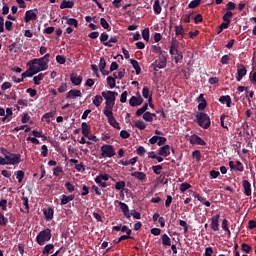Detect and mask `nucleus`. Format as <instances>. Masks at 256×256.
Returning <instances> with one entry per match:
<instances>
[{
	"label": "nucleus",
	"mask_w": 256,
	"mask_h": 256,
	"mask_svg": "<svg viewBox=\"0 0 256 256\" xmlns=\"http://www.w3.org/2000/svg\"><path fill=\"white\" fill-rule=\"evenodd\" d=\"M175 33L177 36L182 35V37L185 36V29L183 26H175Z\"/></svg>",
	"instance_id": "41"
},
{
	"label": "nucleus",
	"mask_w": 256,
	"mask_h": 256,
	"mask_svg": "<svg viewBox=\"0 0 256 256\" xmlns=\"http://www.w3.org/2000/svg\"><path fill=\"white\" fill-rule=\"evenodd\" d=\"M201 5V0H192L189 4L188 7L189 9H197Z\"/></svg>",
	"instance_id": "40"
},
{
	"label": "nucleus",
	"mask_w": 256,
	"mask_h": 256,
	"mask_svg": "<svg viewBox=\"0 0 256 256\" xmlns=\"http://www.w3.org/2000/svg\"><path fill=\"white\" fill-rule=\"evenodd\" d=\"M149 37H150L149 28H145L142 31V38L144 39V41H149Z\"/></svg>",
	"instance_id": "56"
},
{
	"label": "nucleus",
	"mask_w": 256,
	"mask_h": 256,
	"mask_svg": "<svg viewBox=\"0 0 256 256\" xmlns=\"http://www.w3.org/2000/svg\"><path fill=\"white\" fill-rule=\"evenodd\" d=\"M222 229L223 231H226L228 235H231V230H229V221L226 218H224L222 221Z\"/></svg>",
	"instance_id": "35"
},
{
	"label": "nucleus",
	"mask_w": 256,
	"mask_h": 256,
	"mask_svg": "<svg viewBox=\"0 0 256 256\" xmlns=\"http://www.w3.org/2000/svg\"><path fill=\"white\" fill-rule=\"evenodd\" d=\"M51 237H53L51 234V229L46 228L38 233L36 236V242L38 245L43 246L45 243H47V241H51Z\"/></svg>",
	"instance_id": "3"
},
{
	"label": "nucleus",
	"mask_w": 256,
	"mask_h": 256,
	"mask_svg": "<svg viewBox=\"0 0 256 256\" xmlns=\"http://www.w3.org/2000/svg\"><path fill=\"white\" fill-rule=\"evenodd\" d=\"M115 203H118L123 215L126 217V219H131V214L129 212V206L125 202H120L119 200H116Z\"/></svg>",
	"instance_id": "11"
},
{
	"label": "nucleus",
	"mask_w": 256,
	"mask_h": 256,
	"mask_svg": "<svg viewBox=\"0 0 256 256\" xmlns=\"http://www.w3.org/2000/svg\"><path fill=\"white\" fill-rule=\"evenodd\" d=\"M63 173V167L57 166L53 169V175L54 177H59Z\"/></svg>",
	"instance_id": "42"
},
{
	"label": "nucleus",
	"mask_w": 256,
	"mask_h": 256,
	"mask_svg": "<svg viewBox=\"0 0 256 256\" xmlns=\"http://www.w3.org/2000/svg\"><path fill=\"white\" fill-rule=\"evenodd\" d=\"M77 97H83V94L81 93V90H70L67 94H66V99H77Z\"/></svg>",
	"instance_id": "17"
},
{
	"label": "nucleus",
	"mask_w": 256,
	"mask_h": 256,
	"mask_svg": "<svg viewBox=\"0 0 256 256\" xmlns=\"http://www.w3.org/2000/svg\"><path fill=\"white\" fill-rule=\"evenodd\" d=\"M56 61L57 63H59V65H65V63L67 62V59L63 55H57Z\"/></svg>",
	"instance_id": "47"
},
{
	"label": "nucleus",
	"mask_w": 256,
	"mask_h": 256,
	"mask_svg": "<svg viewBox=\"0 0 256 256\" xmlns=\"http://www.w3.org/2000/svg\"><path fill=\"white\" fill-rule=\"evenodd\" d=\"M101 95L105 99V108L103 111H113V107H115V99L119 93L113 91H103Z\"/></svg>",
	"instance_id": "1"
},
{
	"label": "nucleus",
	"mask_w": 256,
	"mask_h": 256,
	"mask_svg": "<svg viewBox=\"0 0 256 256\" xmlns=\"http://www.w3.org/2000/svg\"><path fill=\"white\" fill-rule=\"evenodd\" d=\"M119 40L117 39V37H111L108 42L104 43L105 47H113V44L111 43H117Z\"/></svg>",
	"instance_id": "46"
},
{
	"label": "nucleus",
	"mask_w": 256,
	"mask_h": 256,
	"mask_svg": "<svg viewBox=\"0 0 256 256\" xmlns=\"http://www.w3.org/2000/svg\"><path fill=\"white\" fill-rule=\"evenodd\" d=\"M228 119L229 120V116L223 114L220 117V125L221 127H223V129H227V131H229V127L227 125H225V120Z\"/></svg>",
	"instance_id": "38"
},
{
	"label": "nucleus",
	"mask_w": 256,
	"mask_h": 256,
	"mask_svg": "<svg viewBox=\"0 0 256 256\" xmlns=\"http://www.w3.org/2000/svg\"><path fill=\"white\" fill-rule=\"evenodd\" d=\"M130 64L132 65L133 69L135 70L136 75H140L141 74V66H139V62L135 59H131Z\"/></svg>",
	"instance_id": "24"
},
{
	"label": "nucleus",
	"mask_w": 256,
	"mask_h": 256,
	"mask_svg": "<svg viewBox=\"0 0 256 256\" xmlns=\"http://www.w3.org/2000/svg\"><path fill=\"white\" fill-rule=\"evenodd\" d=\"M52 249H55L54 244L45 245L43 250H42V255H49V253L52 251Z\"/></svg>",
	"instance_id": "30"
},
{
	"label": "nucleus",
	"mask_w": 256,
	"mask_h": 256,
	"mask_svg": "<svg viewBox=\"0 0 256 256\" xmlns=\"http://www.w3.org/2000/svg\"><path fill=\"white\" fill-rule=\"evenodd\" d=\"M101 151V157L103 159L105 158H109L111 159V157H115V147H113V145L110 144H104L103 146H101L100 148Z\"/></svg>",
	"instance_id": "4"
},
{
	"label": "nucleus",
	"mask_w": 256,
	"mask_h": 256,
	"mask_svg": "<svg viewBox=\"0 0 256 256\" xmlns=\"http://www.w3.org/2000/svg\"><path fill=\"white\" fill-rule=\"evenodd\" d=\"M70 81L77 87L83 83V76L78 75L77 73H72L70 74Z\"/></svg>",
	"instance_id": "13"
},
{
	"label": "nucleus",
	"mask_w": 256,
	"mask_h": 256,
	"mask_svg": "<svg viewBox=\"0 0 256 256\" xmlns=\"http://www.w3.org/2000/svg\"><path fill=\"white\" fill-rule=\"evenodd\" d=\"M158 155L161 157H169L171 155V146L169 144L164 145L159 148Z\"/></svg>",
	"instance_id": "14"
},
{
	"label": "nucleus",
	"mask_w": 256,
	"mask_h": 256,
	"mask_svg": "<svg viewBox=\"0 0 256 256\" xmlns=\"http://www.w3.org/2000/svg\"><path fill=\"white\" fill-rule=\"evenodd\" d=\"M107 67V62L105 61V58L101 57L99 62V70L103 71Z\"/></svg>",
	"instance_id": "58"
},
{
	"label": "nucleus",
	"mask_w": 256,
	"mask_h": 256,
	"mask_svg": "<svg viewBox=\"0 0 256 256\" xmlns=\"http://www.w3.org/2000/svg\"><path fill=\"white\" fill-rule=\"evenodd\" d=\"M135 127H137V129H140V131H143L144 129L147 128V124H145L143 120H138L135 122Z\"/></svg>",
	"instance_id": "39"
},
{
	"label": "nucleus",
	"mask_w": 256,
	"mask_h": 256,
	"mask_svg": "<svg viewBox=\"0 0 256 256\" xmlns=\"http://www.w3.org/2000/svg\"><path fill=\"white\" fill-rule=\"evenodd\" d=\"M49 155V148H47V145H42L41 147V156L47 157Z\"/></svg>",
	"instance_id": "60"
},
{
	"label": "nucleus",
	"mask_w": 256,
	"mask_h": 256,
	"mask_svg": "<svg viewBox=\"0 0 256 256\" xmlns=\"http://www.w3.org/2000/svg\"><path fill=\"white\" fill-rule=\"evenodd\" d=\"M192 157L194 159H196L197 163H199V161H201V151L199 150H195L192 152Z\"/></svg>",
	"instance_id": "50"
},
{
	"label": "nucleus",
	"mask_w": 256,
	"mask_h": 256,
	"mask_svg": "<svg viewBox=\"0 0 256 256\" xmlns=\"http://www.w3.org/2000/svg\"><path fill=\"white\" fill-rule=\"evenodd\" d=\"M179 40H177V38H172L171 43H170V49H169V53L170 55H175V52L179 51Z\"/></svg>",
	"instance_id": "12"
},
{
	"label": "nucleus",
	"mask_w": 256,
	"mask_h": 256,
	"mask_svg": "<svg viewBox=\"0 0 256 256\" xmlns=\"http://www.w3.org/2000/svg\"><path fill=\"white\" fill-rule=\"evenodd\" d=\"M131 177H135L138 181H145L147 179V174H145V172H132Z\"/></svg>",
	"instance_id": "21"
},
{
	"label": "nucleus",
	"mask_w": 256,
	"mask_h": 256,
	"mask_svg": "<svg viewBox=\"0 0 256 256\" xmlns=\"http://www.w3.org/2000/svg\"><path fill=\"white\" fill-rule=\"evenodd\" d=\"M101 103H103V96L96 95L93 99V105H95V107H101Z\"/></svg>",
	"instance_id": "32"
},
{
	"label": "nucleus",
	"mask_w": 256,
	"mask_h": 256,
	"mask_svg": "<svg viewBox=\"0 0 256 256\" xmlns=\"http://www.w3.org/2000/svg\"><path fill=\"white\" fill-rule=\"evenodd\" d=\"M67 91V83H63L58 87V93H65Z\"/></svg>",
	"instance_id": "63"
},
{
	"label": "nucleus",
	"mask_w": 256,
	"mask_h": 256,
	"mask_svg": "<svg viewBox=\"0 0 256 256\" xmlns=\"http://www.w3.org/2000/svg\"><path fill=\"white\" fill-rule=\"evenodd\" d=\"M65 188L67 189V191L69 193H73V191H75V185H73V183H71V182H66Z\"/></svg>",
	"instance_id": "52"
},
{
	"label": "nucleus",
	"mask_w": 256,
	"mask_h": 256,
	"mask_svg": "<svg viewBox=\"0 0 256 256\" xmlns=\"http://www.w3.org/2000/svg\"><path fill=\"white\" fill-rule=\"evenodd\" d=\"M204 256H213V248L212 247H207L205 249Z\"/></svg>",
	"instance_id": "64"
},
{
	"label": "nucleus",
	"mask_w": 256,
	"mask_h": 256,
	"mask_svg": "<svg viewBox=\"0 0 256 256\" xmlns=\"http://www.w3.org/2000/svg\"><path fill=\"white\" fill-rule=\"evenodd\" d=\"M73 7H75V2L69 0H63L60 4V9H73Z\"/></svg>",
	"instance_id": "22"
},
{
	"label": "nucleus",
	"mask_w": 256,
	"mask_h": 256,
	"mask_svg": "<svg viewBox=\"0 0 256 256\" xmlns=\"http://www.w3.org/2000/svg\"><path fill=\"white\" fill-rule=\"evenodd\" d=\"M43 213H44L46 221H51V219H53V215L55 213V210H53V208L49 207L47 209H44Z\"/></svg>",
	"instance_id": "20"
},
{
	"label": "nucleus",
	"mask_w": 256,
	"mask_h": 256,
	"mask_svg": "<svg viewBox=\"0 0 256 256\" xmlns=\"http://www.w3.org/2000/svg\"><path fill=\"white\" fill-rule=\"evenodd\" d=\"M70 201H69V198L67 197V195H62L61 196V199H60V204L61 205H67V203H69Z\"/></svg>",
	"instance_id": "62"
},
{
	"label": "nucleus",
	"mask_w": 256,
	"mask_h": 256,
	"mask_svg": "<svg viewBox=\"0 0 256 256\" xmlns=\"http://www.w3.org/2000/svg\"><path fill=\"white\" fill-rule=\"evenodd\" d=\"M106 41H109V34L103 32L100 35V42L103 43V45H105V43H107Z\"/></svg>",
	"instance_id": "55"
},
{
	"label": "nucleus",
	"mask_w": 256,
	"mask_h": 256,
	"mask_svg": "<svg viewBox=\"0 0 256 256\" xmlns=\"http://www.w3.org/2000/svg\"><path fill=\"white\" fill-rule=\"evenodd\" d=\"M115 189L117 191H123V189H125V181H118V182H116Z\"/></svg>",
	"instance_id": "43"
},
{
	"label": "nucleus",
	"mask_w": 256,
	"mask_h": 256,
	"mask_svg": "<svg viewBox=\"0 0 256 256\" xmlns=\"http://www.w3.org/2000/svg\"><path fill=\"white\" fill-rule=\"evenodd\" d=\"M174 55V61L176 64L181 63V61H183V52H181V50L174 52Z\"/></svg>",
	"instance_id": "29"
},
{
	"label": "nucleus",
	"mask_w": 256,
	"mask_h": 256,
	"mask_svg": "<svg viewBox=\"0 0 256 256\" xmlns=\"http://www.w3.org/2000/svg\"><path fill=\"white\" fill-rule=\"evenodd\" d=\"M107 81V85L110 87V89H114L117 81L115 80V78L113 76H108L106 78Z\"/></svg>",
	"instance_id": "33"
},
{
	"label": "nucleus",
	"mask_w": 256,
	"mask_h": 256,
	"mask_svg": "<svg viewBox=\"0 0 256 256\" xmlns=\"http://www.w3.org/2000/svg\"><path fill=\"white\" fill-rule=\"evenodd\" d=\"M103 114L105 115V117H107L108 119V123L109 125H111V127H114V129H121V125L119 124V122H117V119H115V116H113V111H103Z\"/></svg>",
	"instance_id": "5"
},
{
	"label": "nucleus",
	"mask_w": 256,
	"mask_h": 256,
	"mask_svg": "<svg viewBox=\"0 0 256 256\" xmlns=\"http://www.w3.org/2000/svg\"><path fill=\"white\" fill-rule=\"evenodd\" d=\"M30 69H31L33 75H37V73H41V71H43L40 68V66H35V65L30 66Z\"/></svg>",
	"instance_id": "59"
},
{
	"label": "nucleus",
	"mask_w": 256,
	"mask_h": 256,
	"mask_svg": "<svg viewBox=\"0 0 256 256\" xmlns=\"http://www.w3.org/2000/svg\"><path fill=\"white\" fill-rule=\"evenodd\" d=\"M134 217V219H141V213L137 212V210H131L130 211V217Z\"/></svg>",
	"instance_id": "61"
},
{
	"label": "nucleus",
	"mask_w": 256,
	"mask_h": 256,
	"mask_svg": "<svg viewBox=\"0 0 256 256\" xmlns=\"http://www.w3.org/2000/svg\"><path fill=\"white\" fill-rule=\"evenodd\" d=\"M189 141L191 143V145H201V146H205L207 145V142L205 140H203L201 137H199V135L197 134H193L190 136Z\"/></svg>",
	"instance_id": "10"
},
{
	"label": "nucleus",
	"mask_w": 256,
	"mask_h": 256,
	"mask_svg": "<svg viewBox=\"0 0 256 256\" xmlns=\"http://www.w3.org/2000/svg\"><path fill=\"white\" fill-rule=\"evenodd\" d=\"M247 75V68L243 64H237L236 81H241Z\"/></svg>",
	"instance_id": "9"
},
{
	"label": "nucleus",
	"mask_w": 256,
	"mask_h": 256,
	"mask_svg": "<svg viewBox=\"0 0 256 256\" xmlns=\"http://www.w3.org/2000/svg\"><path fill=\"white\" fill-rule=\"evenodd\" d=\"M45 75H43V73L38 74L37 76L33 77V81H34V85H41V82L39 81H43Z\"/></svg>",
	"instance_id": "37"
},
{
	"label": "nucleus",
	"mask_w": 256,
	"mask_h": 256,
	"mask_svg": "<svg viewBox=\"0 0 256 256\" xmlns=\"http://www.w3.org/2000/svg\"><path fill=\"white\" fill-rule=\"evenodd\" d=\"M16 179L18 183H23V179H25V172L23 170L16 171Z\"/></svg>",
	"instance_id": "34"
},
{
	"label": "nucleus",
	"mask_w": 256,
	"mask_h": 256,
	"mask_svg": "<svg viewBox=\"0 0 256 256\" xmlns=\"http://www.w3.org/2000/svg\"><path fill=\"white\" fill-rule=\"evenodd\" d=\"M162 244L164 246L171 247V238L167 234L162 235Z\"/></svg>",
	"instance_id": "36"
},
{
	"label": "nucleus",
	"mask_w": 256,
	"mask_h": 256,
	"mask_svg": "<svg viewBox=\"0 0 256 256\" xmlns=\"http://www.w3.org/2000/svg\"><path fill=\"white\" fill-rule=\"evenodd\" d=\"M221 215L217 214L211 218V229L214 231H219V219Z\"/></svg>",
	"instance_id": "16"
},
{
	"label": "nucleus",
	"mask_w": 256,
	"mask_h": 256,
	"mask_svg": "<svg viewBox=\"0 0 256 256\" xmlns=\"http://www.w3.org/2000/svg\"><path fill=\"white\" fill-rule=\"evenodd\" d=\"M151 67H154L155 69H165V67H167V61L161 60V58H159L151 64Z\"/></svg>",
	"instance_id": "18"
},
{
	"label": "nucleus",
	"mask_w": 256,
	"mask_h": 256,
	"mask_svg": "<svg viewBox=\"0 0 256 256\" xmlns=\"http://www.w3.org/2000/svg\"><path fill=\"white\" fill-rule=\"evenodd\" d=\"M219 101L223 105H225V103H226V107H231V96H229V95L220 96Z\"/></svg>",
	"instance_id": "25"
},
{
	"label": "nucleus",
	"mask_w": 256,
	"mask_h": 256,
	"mask_svg": "<svg viewBox=\"0 0 256 256\" xmlns=\"http://www.w3.org/2000/svg\"><path fill=\"white\" fill-rule=\"evenodd\" d=\"M143 97L139 96V97H136V96H132L129 100V105L131 107H139V105H143Z\"/></svg>",
	"instance_id": "15"
},
{
	"label": "nucleus",
	"mask_w": 256,
	"mask_h": 256,
	"mask_svg": "<svg viewBox=\"0 0 256 256\" xmlns=\"http://www.w3.org/2000/svg\"><path fill=\"white\" fill-rule=\"evenodd\" d=\"M90 134H91V126H89V124H87V122H83L82 123V135H84V137H89Z\"/></svg>",
	"instance_id": "23"
},
{
	"label": "nucleus",
	"mask_w": 256,
	"mask_h": 256,
	"mask_svg": "<svg viewBox=\"0 0 256 256\" xmlns=\"http://www.w3.org/2000/svg\"><path fill=\"white\" fill-rule=\"evenodd\" d=\"M149 93H150L149 88L147 86H144L142 89V96L144 97V99H149V97H151Z\"/></svg>",
	"instance_id": "54"
},
{
	"label": "nucleus",
	"mask_w": 256,
	"mask_h": 256,
	"mask_svg": "<svg viewBox=\"0 0 256 256\" xmlns=\"http://www.w3.org/2000/svg\"><path fill=\"white\" fill-rule=\"evenodd\" d=\"M236 7H237V4H235V2H228L226 4V11H234Z\"/></svg>",
	"instance_id": "57"
},
{
	"label": "nucleus",
	"mask_w": 256,
	"mask_h": 256,
	"mask_svg": "<svg viewBox=\"0 0 256 256\" xmlns=\"http://www.w3.org/2000/svg\"><path fill=\"white\" fill-rule=\"evenodd\" d=\"M33 75V71L31 70V67H29V69L21 74V77L25 79L27 77H33Z\"/></svg>",
	"instance_id": "49"
},
{
	"label": "nucleus",
	"mask_w": 256,
	"mask_h": 256,
	"mask_svg": "<svg viewBox=\"0 0 256 256\" xmlns=\"http://www.w3.org/2000/svg\"><path fill=\"white\" fill-rule=\"evenodd\" d=\"M6 161L8 165H19L21 163V154H15V153H9L8 156H6Z\"/></svg>",
	"instance_id": "7"
},
{
	"label": "nucleus",
	"mask_w": 256,
	"mask_h": 256,
	"mask_svg": "<svg viewBox=\"0 0 256 256\" xmlns=\"http://www.w3.org/2000/svg\"><path fill=\"white\" fill-rule=\"evenodd\" d=\"M153 9H154V13H156V15H159L161 13L162 8H161V2H159V0L154 1Z\"/></svg>",
	"instance_id": "28"
},
{
	"label": "nucleus",
	"mask_w": 256,
	"mask_h": 256,
	"mask_svg": "<svg viewBox=\"0 0 256 256\" xmlns=\"http://www.w3.org/2000/svg\"><path fill=\"white\" fill-rule=\"evenodd\" d=\"M37 15H39V10L34 8L32 10H27L25 12L24 21L25 23H29L30 21H37Z\"/></svg>",
	"instance_id": "6"
},
{
	"label": "nucleus",
	"mask_w": 256,
	"mask_h": 256,
	"mask_svg": "<svg viewBox=\"0 0 256 256\" xmlns=\"http://www.w3.org/2000/svg\"><path fill=\"white\" fill-rule=\"evenodd\" d=\"M63 19H66V23L67 25H72V27H75V29H77V27H79V21H77V19L75 18H67V16H64Z\"/></svg>",
	"instance_id": "26"
},
{
	"label": "nucleus",
	"mask_w": 256,
	"mask_h": 256,
	"mask_svg": "<svg viewBox=\"0 0 256 256\" xmlns=\"http://www.w3.org/2000/svg\"><path fill=\"white\" fill-rule=\"evenodd\" d=\"M162 169H163L162 165L152 166V170H153V173H155V175H161Z\"/></svg>",
	"instance_id": "53"
},
{
	"label": "nucleus",
	"mask_w": 256,
	"mask_h": 256,
	"mask_svg": "<svg viewBox=\"0 0 256 256\" xmlns=\"http://www.w3.org/2000/svg\"><path fill=\"white\" fill-rule=\"evenodd\" d=\"M241 249H242V251H244V253H251L252 247L247 243H242Z\"/></svg>",
	"instance_id": "51"
},
{
	"label": "nucleus",
	"mask_w": 256,
	"mask_h": 256,
	"mask_svg": "<svg viewBox=\"0 0 256 256\" xmlns=\"http://www.w3.org/2000/svg\"><path fill=\"white\" fill-rule=\"evenodd\" d=\"M9 223V219L5 218V216L0 212V226L5 227Z\"/></svg>",
	"instance_id": "48"
},
{
	"label": "nucleus",
	"mask_w": 256,
	"mask_h": 256,
	"mask_svg": "<svg viewBox=\"0 0 256 256\" xmlns=\"http://www.w3.org/2000/svg\"><path fill=\"white\" fill-rule=\"evenodd\" d=\"M188 189H191V184L184 182L180 185V191L181 193H185Z\"/></svg>",
	"instance_id": "44"
},
{
	"label": "nucleus",
	"mask_w": 256,
	"mask_h": 256,
	"mask_svg": "<svg viewBox=\"0 0 256 256\" xmlns=\"http://www.w3.org/2000/svg\"><path fill=\"white\" fill-rule=\"evenodd\" d=\"M223 21L225 23H231V19H233V12L231 11H227L223 17H222Z\"/></svg>",
	"instance_id": "31"
},
{
	"label": "nucleus",
	"mask_w": 256,
	"mask_h": 256,
	"mask_svg": "<svg viewBox=\"0 0 256 256\" xmlns=\"http://www.w3.org/2000/svg\"><path fill=\"white\" fill-rule=\"evenodd\" d=\"M100 25L103 29H111V25H109V22L105 18L100 19Z\"/></svg>",
	"instance_id": "45"
},
{
	"label": "nucleus",
	"mask_w": 256,
	"mask_h": 256,
	"mask_svg": "<svg viewBox=\"0 0 256 256\" xmlns=\"http://www.w3.org/2000/svg\"><path fill=\"white\" fill-rule=\"evenodd\" d=\"M196 123L202 129H209L211 127V118L205 112H198L195 114Z\"/></svg>",
	"instance_id": "2"
},
{
	"label": "nucleus",
	"mask_w": 256,
	"mask_h": 256,
	"mask_svg": "<svg viewBox=\"0 0 256 256\" xmlns=\"http://www.w3.org/2000/svg\"><path fill=\"white\" fill-rule=\"evenodd\" d=\"M51 58V54L47 53L39 60L38 67L42 69V71H47L49 69V59Z\"/></svg>",
	"instance_id": "8"
},
{
	"label": "nucleus",
	"mask_w": 256,
	"mask_h": 256,
	"mask_svg": "<svg viewBox=\"0 0 256 256\" xmlns=\"http://www.w3.org/2000/svg\"><path fill=\"white\" fill-rule=\"evenodd\" d=\"M242 185L244 189V195L251 197V183H249L247 180H243Z\"/></svg>",
	"instance_id": "19"
},
{
	"label": "nucleus",
	"mask_w": 256,
	"mask_h": 256,
	"mask_svg": "<svg viewBox=\"0 0 256 256\" xmlns=\"http://www.w3.org/2000/svg\"><path fill=\"white\" fill-rule=\"evenodd\" d=\"M153 117H157V115L151 112H145L143 114L144 121H147L148 123H151L153 121Z\"/></svg>",
	"instance_id": "27"
}]
</instances>
